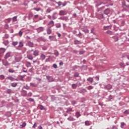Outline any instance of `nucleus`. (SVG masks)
Masks as SVG:
<instances>
[{"instance_id": "46", "label": "nucleus", "mask_w": 129, "mask_h": 129, "mask_svg": "<svg viewBox=\"0 0 129 129\" xmlns=\"http://www.w3.org/2000/svg\"><path fill=\"white\" fill-rule=\"evenodd\" d=\"M7 93H11L12 92V90L8 89V90H7Z\"/></svg>"}, {"instance_id": "51", "label": "nucleus", "mask_w": 129, "mask_h": 129, "mask_svg": "<svg viewBox=\"0 0 129 129\" xmlns=\"http://www.w3.org/2000/svg\"><path fill=\"white\" fill-rule=\"evenodd\" d=\"M80 55H82L83 54H84V51H81L79 52Z\"/></svg>"}, {"instance_id": "10", "label": "nucleus", "mask_w": 129, "mask_h": 129, "mask_svg": "<svg viewBox=\"0 0 129 129\" xmlns=\"http://www.w3.org/2000/svg\"><path fill=\"white\" fill-rule=\"evenodd\" d=\"M52 33V30H51V27H49V28L47 30V34L50 35Z\"/></svg>"}, {"instance_id": "30", "label": "nucleus", "mask_w": 129, "mask_h": 129, "mask_svg": "<svg viewBox=\"0 0 129 129\" xmlns=\"http://www.w3.org/2000/svg\"><path fill=\"white\" fill-rule=\"evenodd\" d=\"M87 89H88V90H91V89H93V87L90 86L87 87Z\"/></svg>"}, {"instance_id": "12", "label": "nucleus", "mask_w": 129, "mask_h": 129, "mask_svg": "<svg viewBox=\"0 0 129 129\" xmlns=\"http://www.w3.org/2000/svg\"><path fill=\"white\" fill-rule=\"evenodd\" d=\"M27 58L28 59H29V60H33V59L34 58V56H33V55L29 54V55H27Z\"/></svg>"}, {"instance_id": "43", "label": "nucleus", "mask_w": 129, "mask_h": 129, "mask_svg": "<svg viewBox=\"0 0 129 129\" xmlns=\"http://www.w3.org/2000/svg\"><path fill=\"white\" fill-rule=\"evenodd\" d=\"M25 78V76H20V78L21 79V81H24V78Z\"/></svg>"}, {"instance_id": "57", "label": "nucleus", "mask_w": 129, "mask_h": 129, "mask_svg": "<svg viewBox=\"0 0 129 129\" xmlns=\"http://www.w3.org/2000/svg\"><path fill=\"white\" fill-rule=\"evenodd\" d=\"M109 99H110V100H111V99H112V96H111V95L109 96Z\"/></svg>"}, {"instance_id": "48", "label": "nucleus", "mask_w": 129, "mask_h": 129, "mask_svg": "<svg viewBox=\"0 0 129 129\" xmlns=\"http://www.w3.org/2000/svg\"><path fill=\"white\" fill-rule=\"evenodd\" d=\"M42 50H43L44 51L47 50V47L46 46H44L42 47Z\"/></svg>"}, {"instance_id": "19", "label": "nucleus", "mask_w": 129, "mask_h": 129, "mask_svg": "<svg viewBox=\"0 0 129 129\" xmlns=\"http://www.w3.org/2000/svg\"><path fill=\"white\" fill-rule=\"evenodd\" d=\"M26 66V67H31V62H30V61H27Z\"/></svg>"}, {"instance_id": "63", "label": "nucleus", "mask_w": 129, "mask_h": 129, "mask_svg": "<svg viewBox=\"0 0 129 129\" xmlns=\"http://www.w3.org/2000/svg\"><path fill=\"white\" fill-rule=\"evenodd\" d=\"M124 113L125 114H127V110H125L124 112Z\"/></svg>"}, {"instance_id": "26", "label": "nucleus", "mask_w": 129, "mask_h": 129, "mask_svg": "<svg viewBox=\"0 0 129 129\" xmlns=\"http://www.w3.org/2000/svg\"><path fill=\"white\" fill-rule=\"evenodd\" d=\"M39 109H40L41 110H44V106L42 105H39Z\"/></svg>"}, {"instance_id": "36", "label": "nucleus", "mask_w": 129, "mask_h": 129, "mask_svg": "<svg viewBox=\"0 0 129 129\" xmlns=\"http://www.w3.org/2000/svg\"><path fill=\"white\" fill-rule=\"evenodd\" d=\"M85 124H86V125H90V123L88 121H86Z\"/></svg>"}, {"instance_id": "52", "label": "nucleus", "mask_w": 129, "mask_h": 129, "mask_svg": "<svg viewBox=\"0 0 129 129\" xmlns=\"http://www.w3.org/2000/svg\"><path fill=\"white\" fill-rule=\"evenodd\" d=\"M124 126V122H121V127L122 128V126Z\"/></svg>"}, {"instance_id": "37", "label": "nucleus", "mask_w": 129, "mask_h": 129, "mask_svg": "<svg viewBox=\"0 0 129 129\" xmlns=\"http://www.w3.org/2000/svg\"><path fill=\"white\" fill-rule=\"evenodd\" d=\"M7 79H8V80L13 81L14 78H13V77H7Z\"/></svg>"}, {"instance_id": "22", "label": "nucleus", "mask_w": 129, "mask_h": 129, "mask_svg": "<svg viewBox=\"0 0 129 129\" xmlns=\"http://www.w3.org/2000/svg\"><path fill=\"white\" fill-rule=\"evenodd\" d=\"M8 72L9 73H15V70H14L13 69H10L8 70Z\"/></svg>"}, {"instance_id": "58", "label": "nucleus", "mask_w": 129, "mask_h": 129, "mask_svg": "<svg viewBox=\"0 0 129 129\" xmlns=\"http://www.w3.org/2000/svg\"><path fill=\"white\" fill-rule=\"evenodd\" d=\"M72 104H73V105H74V104H76V101H73L72 102Z\"/></svg>"}, {"instance_id": "14", "label": "nucleus", "mask_w": 129, "mask_h": 129, "mask_svg": "<svg viewBox=\"0 0 129 129\" xmlns=\"http://www.w3.org/2000/svg\"><path fill=\"white\" fill-rule=\"evenodd\" d=\"M59 20H61L62 21H67V20H68V17H60L59 18Z\"/></svg>"}, {"instance_id": "32", "label": "nucleus", "mask_w": 129, "mask_h": 129, "mask_svg": "<svg viewBox=\"0 0 129 129\" xmlns=\"http://www.w3.org/2000/svg\"><path fill=\"white\" fill-rule=\"evenodd\" d=\"M53 38H54V36H49V39L50 40V41H53Z\"/></svg>"}, {"instance_id": "42", "label": "nucleus", "mask_w": 129, "mask_h": 129, "mask_svg": "<svg viewBox=\"0 0 129 129\" xmlns=\"http://www.w3.org/2000/svg\"><path fill=\"white\" fill-rule=\"evenodd\" d=\"M13 22H17V17L15 16V17H13Z\"/></svg>"}, {"instance_id": "53", "label": "nucleus", "mask_w": 129, "mask_h": 129, "mask_svg": "<svg viewBox=\"0 0 129 129\" xmlns=\"http://www.w3.org/2000/svg\"><path fill=\"white\" fill-rule=\"evenodd\" d=\"M19 36H22L23 35V32L20 31L19 33Z\"/></svg>"}, {"instance_id": "61", "label": "nucleus", "mask_w": 129, "mask_h": 129, "mask_svg": "<svg viewBox=\"0 0 129 129\" xmlns=\"http://www.w3.org/2000/svg\"><path fill=\"white\" fill-rule=\"evenodd\" d=\"M38 128L39 129H43V127H42V126H38Z\"/></svg>"}, {"instance_id": "39", "label": "nucleus", "mask_w": 129, "mask_h": 129, "mask_svg": "<svg viewBox=\"0 0 129 129\" xmlns=\"http://www.w3.org/2000/svg\"><path fill=\"white\" fill-rule=\"evenodd\" d=\"M83 32L84 33H89V30L88 29H85L83 30Z\"/></svg>"}, {"instance_id": "15", "label": "nucleus", "mask_w": 129, "mask_h": 129, "mask_svg": "<svg viewBox=\"0 0 129 129\" xmlns=\"http://www.w3.org/2000/svg\"><path fill=\"white\" fill-rule=\"evenodd\" d=\"M40 58L41 59V60H44V59H46V55H45V54H41L40 55Z\"/></svg>"}, {"instance_id": "59", "label": "nucleus", "mask_w": 129, "mask_h": 129, "mask_svg": "<svg viewBox=\"0 0 129 129\" xmlns=\"http://www.w3.org/2000/svg\"><path fill=\"white\" fill-rule=\"evenodd\" d=\"M77 115H78V116H80V113H79V112H77L76 113Z\"/></svg>"}, {"instance_id": "62", "label": "nucleus", "mask_w": 129, "mask_h": 129, "mask_svg": "<svg viewBox=\"0 0 129 129\" xmlns=\"http://www.w3.org/2000/svg\"><path fill=\"white\" fill-rule=\"evenodd\" d=\"M112 129H117L115 126H113Z\"/></svg>"}, {"instance_id": "6", "label": "nucleus", "mask_w": 129, "mask_h": 129, "mask_svg": "<svg viewBox=\"0 0 129 129\" xmlns=\"http://www.w3.org/2000/svg\"><path fill=\"white\" fill-rule=\"evenodd\" d=\"M21 59H22V56H21V55H16L15 56V60L17 62H19V61H21Z\"/></svg>"}, {"instance_id": "47", "label": "nucleus", "mask_w": 129, "mask_h": 129, "mask_svg": "<svg viewBox=\"0 0 129 129\" xmlns=\"http://www.w3.org/2000/svg\"><path fill=\"white\" fill-rule=\"evenodd\" d=\"M33 94L31 92H29L28 94H27V96H32V95Z\"/></svg>"}, {"instance_id": "41", "label": "nucleus", "mask_w": 129, "mask_h": 129, "mask_svg": "<svg viewBox=\"0 0 129 129\" xmlns=\"http://www.w3.org/2000/svg\"><path fill=\"white\" fill-rule=\"evenodd\" d=\"M24 88H25V89H27V90L30 89V87L28 86H26L24 87Z\"/></svg>"}, {"instance_id": "44", "label": "nucleus", "mask_w": 129, "mask_h": 129, "mask_svg": "<svg viewBox=\"0 0 129 129\" xmlns=\"http://www.w3.org/2000/svg\"><path fill=\"white\" fill-rule=\"evenodd\" d=\"M49 58H46L45 60V62H49L50 61V57H51L50 56H48Z\"/></svg>"}, {"instance_id": "11", "label": "nucleus", "mask_w": 129, "mask_h": 129, "mask_svg": "<svg viewBox=\"0 0 129 129\" xmlns=\"http://www.w3.org/2000/svg\"><path fill=\"white\" fill-rule=\"evenodd\" d=\"M6 52V49L4 48H0V53L1 54L3 55V53H5Z\"/></svg>"}, {"instance_id": "18", "label": "nucleus", "mask_w": 129, "mask_h": 129, "mask_svg": "<svg viewBox=\"0 0 129 129\" xmlns=\"http://www.w3.org/2000/svg\"><path fill=\"white\" fill-rule=\"evenodd\" d=\"M79 93H84V92H87V90L86 89H84L81 91H79Z\"/></svg>"}, {"instance_id": "33", "label": "nucleus", "mask_w": 129, "mask_h": 129, "mask_svg": "<svg viewBox=\"0 0 129 129\" xmlns=\"http://www.w3.org/2000/svg\"><path fill=\"white\" fill-rule=\"evenodd\" d=\"M51 12H52L51 8H48L46 10L47 13H51Z\"/></svg>"}, {"instance_id": "29", "label": "nucleus", "mask_w": 129, "mask_h": 129, "mask_svg": "<svg viewBox=\"0 0 129 129\" xmlns=\"http://www.w3.org/2000/svg\"><path fill=\"white\" fill-rule=\"evenodd\" d=\"M0 78H1V80H4V79H5V76H4V75H1Z\"/></svg>"}, {"instance_id": "13", "label": "nucleus", "mask_w": 129, "mask_h": 129, "mask_svg": "<svg viewBox=\"0 0 129 129\" xmlns=\"http://www.w3.org/2000/svg\"><path fill=\"white\" fill-rule=\"evenodd\" d=\"M9 57H11V53L8 52L5 55V58L8 59V58H9Z\"/></svg>"}, {"instance_id": "55", "label": "nucleus", "mask_w": 129, "mask_h": 129, "mask_svg": "<svg viewBox=\"0 0 129 129\" xmlns=\"http://www.w3.org/2000/svg\"><path fill=\"white\" fill-rule=\"evenodd\" d=\"M11 20H12V19H11V18H9V19H7V22H8V23H10Z\"/></svg>"}, {"instance_id": "9", "label": "nucleus", "mask_w": 129, "mask_h": 129, "mask_svg": "<svg viewBox=\"0 0 129 129\" xmlns=\"http://www.w3.org/2000/svg\"><path fill=\"white\" fill-rule=\"evenodd\" d=\"M48 26H50V27H54V21H51L50 22H49L48 24Z\"/></svg>"}, {"instance_id": "3", "label": "nucleus", "mask_w": 129, "mask_h": 129, "mask_svg": "<svg viewBox=\"0 0 129 129\" xmlns=\"http://www.w3.org/2000/svg\"><path fill=\"white\" fill-rule=\"evenodd\" d=\"M27 46H28L30 48H33L34 47V43L31 41H28L27 43Z\"/></svg>"}, {"instance_id": "2", "label": "nucleus", "mask_w": 129, "mask_h": 129, "mask_svg": "<svg viewBox=\"0 0 129 129\" xmlns=\"http://www.w3.org/2000/svg\"><path fill=\"white\" fill-rule=\"evenodd\" d=\"M59 16H65V15H67V12L63 10H61L59 13Z\"/></svg>"}, {"instance_id": "7", "label": "nucleus", "mask_w": 129, "mask_h": 129, "mask_svg": "<svg viewBox=\"0 0 129 129\" xmlns=\"http://www.w3.org/2000/svg\"><path fill=\"white\" fill-rule=\"evenodd\" d=\"M105 89H107V90H110V89H111V88H112V86L109 84V85H107L106 86H105Z\"/></svg>"}, {"instance_id": "1", "label": "nucleus", "mask_w": 129, "mask_h": 129, "mask_svg": "<svg viewBox=\"0 0 129 129\" xmlns=\"http://www.w3.org/2000/svg\"><path fill=\"white\" fill-rule=\"evenodd\" d=\"M2 63L3 64V65H4V66H10V65H11V63H9V61H8L7 60H2Z\"/></svg>"}, {"instance_id": "40", "label": "nucleus", "mask_w": 129, "mask_h": 129, "mask_svg": "<svg viewBox=\"0 0 129 129\" xmlns=\"http://www.w3.org/2000/svg\"><path fill=\"white\" fill-rule=\"evenodd\" d=\"M56 4L58 5V7H60L61 6H62V4L61 3V2H56Z\"/></svg>"}, {"instance_id": "28", "label": "nucleus", "mask_w": 129, "mask_h": 129, "mask_svg": "<svg viewBox=\"0 0 129 129\" xmlns=\"http://www.w3.org/2000/svg\"><path fill=\"white\" fill-rule=\"evenodd\" d=\"M18 43L17 41H14L13 42V46H17L18 45Z\"/></svg>"}, {"instance_id": "35", "label": "nucleus", "mask_w": 129, "mask_h": 129, "mask_svg": "<svg viewBox=\"0 0 129 129\" xmlns=\"http://www.w3.org/2000/svg\"><path fill=\"white\" fill-rule=\"evenodd\" d=\"M4 44H5V45L6 46H7V45H8V44H9V41L8 40H5L4 42Z\"/></svg>"}, {"instance_id": "23", "label": "nucleus", "mask_w": 129, "mask_h": 129, "mask_svg": "<svg viewBox=\"0 0 129 129\" xmlns=\"http://www.w3.org/2000/svg\"><path fill=\"white\" fill-rule=\"evenodd\" d=\"M17 85H18L17 83H13L11 84V86H12V87H16Z\"/></svg>"}, {"instance_id": "34", "label": "nucleus", "mask_w": 129, "mask_h": 129, "mask_svg": "<svg viewBox=\"0 0 129 129\" xmlns=\"http://www.w3.org/2000/svg\"><path fill=\"white\" fill-rule=\"evenodd\" d=\"M74 77H79V73H76L74 75Z\"/></svg>"}, {"instance_id": "8", "label": "nucleus", "mask_w": 129, "mask_h": 129, "mask_svg": "<svg viewBox=\"0 0 129 129\" xmlns=\"http://www.w3.org/2000/svg\"><path fill=\"white\" fill-rule=\"evenodd\" d=\"M27 125V123L26 122H24L22 125H20L19 127L20 128H23V127H25Z\"/></svg>"}, {"instance_id": "38", "label": "nucleus", "mask_w": 129, "mask_h": 129, "mask_svg": "<svg viewBox=\"0 0 129 129\" xmlns=\"http://www.w3.org/2000/svg\"><path fill=\"white\" fill-rule=\"evenodd\" d=\"M36 127H37V123H34V124H33L32 128H36Z\"/></svg>"}, {"instance_id": "16", "label": "nucleus", "mask_w": 129, "mask_h": 129, "mask_svg": "<svg viewBox=\"0 0 129 129\" xmlns=\"http://www.w3.org/2000/svg\"><path fill=\"white\" fill-rule=\"evenodd\" d=\"M112 38L114 39V42H117L118 41V37L117 36H113Z\"/></svg>"}, {"instance_id": "5", "label": "nucleus", "mask_w": 129, "mask_h": 129, "mask_svg": "<svg viewBox=\"0 0 129 129\" xmlns=\"http://www.w3.org/2000/svg\"><path fill=\"white\" fill-rule=\"evenodd\" d=\"M39 53H40V51L38 50H35L33 51L34 56H39Z\"/></svg>"}, {"instance_id": "50", "label": "nucleus", "mask_w": 129, "mask_h": 129, "mask_svg": "<svg viewBox=\"0 0 129 129\" xmlns=\"http://www.w3.org/2000/svg\"><path fill=\"white\" fill-rule=\"evenodd\" d=\"M123 6H124L125 7H126V8H128L129 9V5H126L125 3L123 4Z\"/></svg>"}, {"instance_id": "64", "label": "nucleus", "mask_w": 129, "mask_h": 129, "mask_svg": "<svg viewBox=\"0 0 129 129\" xmlns=\"http://www.w3.org/2000/svg\"><path fill=\"white\" fill-rule=\"evenodd\" d=\"M48 18L49 19V20H51V16L48 15Z\"/></svg>"}, {"instance_id": "4", "label": "nucleus", "mask_w": 129, "mask_h": 129, "mask_svg": "<svg viewBox=\"0 0 129 129\" xmlns=\"http://www.w3.org/2000/svg\"><path fill=\"white\" fill-rule=\"evenodd\" d=\"M46 79H47L48 82H52V81H54L53 78L49 76H46Z\"/></svg>"}, {"instance_id": "49", "label": "nucleus", "mask_w": 129, "mask_h": 129, "mask_svg": "<svg viewBox=\"0 0 129 129\" xmlns=\"http://www.w3.org/2000/svg\"><path fill=\"white\" fill-rule=\"evenodd\" d=\"M53 54L54 55H55V56H58L59 55V52H54Z\"/></svg>"}, {"instance_id": "27", "label": "nucleus", "mask_w": 129, "mask_h": 129, "mask_svg": "<svg viewBox=\"0 0 129 129\" xmlns=\"http://www.w3.org/2000/svg\"><path fill=\"white\" fill-rule=\"evenodd\" d=\"M33 10L36 11V12H39V11H41V8H34Z\"/></svg>"}, {"instance_id": "54", "label": "nucleus", "mask_w": 129, "mask_h": 129, "mask_svg": "<svg viewBox=\"0 0 129 129\" xmlns=\"http://www.w3.org/2000/svg\"><path fill=\"white\" fill-rule=\"evenodd\" d=\"M70 111H72V109H70L67 111V112L69 113V112H70Z\"/></svg>"}, {"instance_id": "21", "label": "nucleus", "mask_w": 129, "mask_h": 129, "mask_svg": "<svg viewBox=\"0 0 129 129\" xmlns=\"http://www.w3.org/2000/svg\"><path fill=\"white\" fill-rule=\"evenodd\" d=\"M72 87L73 89H76V87H77V84H73L72 85Z\"/></svg>"}, {"instance_id": "56", "label": "nucleus", "mask_w": 129, "mask_h": 129, "mask_svg": "<svg viewBox=\"0 0 129 129\" xmlns=\"http://www.w3.org/2000/svg\"><path fill=\"white\" fill-rule=\"evenodd\" d=\"M53 68H55V69L57 68V64H54L53 65Z\"/></svg>"}, {"instance_id": "60", "label": "nucleus", "mask_w": 129, "mask_h": 129, "mask_svg": "<svg viewBox=\"0 0 129 129\" xmlns=\"http://www.w3.org/2000/svg\"><path fill=\"white\" fill-rule=\"evenodd\" d=\"M38 17H39V15H36L34 16V18L35 19H37Z\"/></svg>"}, {"instance_id": "24", "label": "nucleus", "mask_w": 129, "mask_h": 129, "mask_svg": "<svg viewBox=\"0 0 129 129\" xmlns=\"http://www.w3.org/2000/svg\"><path fill=\"white\" fill-rule=\"evenodd\" d=\"M22 94L23 96H27V91H25V90L23 91Z\"/></svg>"}, {"instance_id": "17", "label": "nucleus", "mask_w": 129, "mask_h": 129, "mask_svg": "<svg viewBox=\"0 0 129 129\" xmlns=\"http://www.w3.org/2000/svg\"><path fill=\"white\" fill-rule=\"evenodd\" d=\"M18 47H20V48H23V47H24V43L22 41L20 42Z\"/></svg>"}, {"instance_id": "31", "label": "nucleus", "mask_w": 129, "mask_h": 129, "mask_svg": "<svg viewBox=\"0 0 129 129\" xmlns=\"http://www.w3.org/2000/svg\"><path fill=\"white\" fill-rule=\"evenodd\" d=\"M30 85L32 87H37V85H35V84L31 83H30Z\"/></svg>"}, {"instance_id": "25", "label": "nucleus", "mask_w": 129, "mask_h": 129, "mask_svg": "<svg viewBox=\"0 0 129 129\" xmlns=\"http://www.w3.org/2000/svg\"><path fill=\"white\" fill-rule=\"evenodd\" d=\"M106 34H108L109 35H113V33H112V31L108 30L106 31Z\"/></svg>"}, {"instance_id": "20", "label": "nucleus", "mask_w": 129, "mask_h": 129, "mask_svg": "<svg viewBox=\"0 0 129 129\" xmlns=\"http://www.w3.org/2000/svg\"><path fill=\"white\" fill-rule=\"evenodd\" d=\"M87 81H89V82H91V83H92L93 82V78H89L87 79Z\"/></svg>"}, {"instance_id": "45", "label": "nucleus", "mask_w": 129, "mask_h": 129, "mask_svg": "<svg viewBox=\"0 0 129 129\" xmlns=\"http://www.w3.org/2000/svg\"><path fill=\"white\" fill-rule=\"evenodd\" d=\"M27 100H28V101H34V99L30 98L29 99H28Z\"/></svg>"}]
</instances>
